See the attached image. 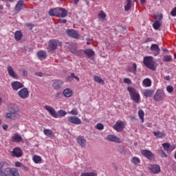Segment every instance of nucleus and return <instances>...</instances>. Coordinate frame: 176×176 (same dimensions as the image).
<instances>
[{
	"label": "nucleus",
	"mask_w": 176,
	"mask_h": 176,
	"mask_svg": "<svg viewBox=\"0 0 176 176\" xmlns=\"http://www.w3.org/2000/svg\"><path fill=\"white\" fill-rule=\"evenodd\" d=\"M43 133L45 136H47L49 138H54L55 136L54 132L51 129H44Z\"/></svg>",
	"instance_id": "29"
},
{
	"label": "nucleus",
	"mask_w": 176,
	"mask_h": 176,
	"mask_svg": "<svg viewBox=\"0 0 176 176\" xmlns=\"http://www.w3.org/2000/svg\"><path fill=\"white\" fill-rule=\"evenodd\" d=\"M15 166L16 168H21L23 166V164L20 162H15Z\"/></svg>",
	"instance_id": "53"
},
{
	"label": "nucleus",
	"mask_w": 176,
	"mask_h": 176,
	"mask_svg": "<svg viewBox=\"0 0 176 176\" xmlns=\"http://www.w3.org/2000/svg\"><path fill=\"white\" fill-rule=\"evenodd\" d=\"M23 76H28V72H27V70H23Z\"/></svg>",
	"instance_id": "59"
},
{
	"label": "nucleus",
	"mask_w": 176,
	"mask_h": 176,
	"mask_svg": "<svg viewBox=\"0 0 176 176\" xmlns=\"http://www.w3.org/2000/svg\"><path fill=\"white\" fill-rule=\"evenodd\" d=\"M66 22H67L66 19H61V20H60V23H66Z\"/></svg>",
	"instance_id": "61"
},
{
	"label": "nucleus",
	"mask_w": 176,
	"mask_h": 176,
	"mask_svg": "<svg viewBox=\"0 0 176 176\" xmlns=\"http://www.w3.org/2000/svg\"><path fill=\"white\" fill-rule=\"evenodd\" d=\"M155 91L153 89H146L142 91V94L144 97H152L153 94H154Z\"/></svg>",
	"instance_id": "25"
},
{
	"label": "nucleus",
	"mask_w": 176,
	"mask_h": 176,
	"mask_svg": "<svg viewBox=\"0 0 176 176\" xmlns=\"http://www.w3.org/2000/svg\"><path fill=\"white\" fill-rule=\"evenodd\" d=\"M106 140L111 142H114L116 144H121L122 143V140L120 138H118L117 136L114 135H108L106 138Z\"/></svg>",
	"instance_id": "15"
},
{
	"label": "nucleus",
	"mask_w": 176,
	"mask_h": 176,
	"mask_svg": "<svg viewBox=\"0 0 176 176\" xmlns=\"http://www.w3.org/2000/svg\"><path fill=\"white\" fill-rule=\"evenodd\" d=\"M37 56H38V58L45 59L47 57V53L44 50H39L37 52Z\"/></svg>",
	"instance_id": "32"
},
{
	"label": "nucleus",
	"mask_w": 176,
	"mask_h": 176,
	"mask_svg": "<svg viewBox=\"0 0 176 176\" xmlns=\"http://www.w3.org/2000/svg\"><path fill=\"white\" fill-rule=\"evenodd\" d=\"M150 50L155 57H157L161 52V50L157 44H152Z\"/></svg>",
	"instance_id": "14"
},
{
	"label": "nucleus",
	"mask_w": 176,
	"mask_h": 176,
	"mask_svg": "<svg viewBox=\"0 0 176 176\" xmlns=\"http://www.w3.org/2000/svg\"><path fill=\"white\" fill-rule=\"evenodd\" d=\"M22 169L24 170V171H28V167L24 166V165H22L21 166Z\"/></svg>",
	"instance_id": "60"
},
{
	"label": "nucleus",
	"mask_w": 176,
	"mask_h": 176,
	"mask_svg": "<svg viewBox=\"0 0 176 176\" xmlns=\"http://www.w3.org/2000/svg\"><path fill=\"white\" fill-rule=\"evenodd\" d=\"M72 77L73 79H76V80L77 82H79V80H80L79 77L77 76H75V74L74 73H72Z\"/></svg>",
	"instance_id": "54"
},
{
	"label": "nucleus",
	"mask_w": 176,
	"mask_h": 176,
	"mask_svg": "<svg viewBox=\"0 0 176 176\" xmlns=\"http://www.w3.org/2000/svg\"><path fill=\"white\" fill-rule=\"evenodd\" d=\"M23 9H24V1L23 0L18 1L14 7L15 11L20 12Z\"/></svg>",
	"instance_id": "23"
},
{
	"label": "nucleus",
	"mask_w": 176,
	"mask_h": 176,
	"mask_svg": "<svg viewBox=\"0 0 176 176\" xmlns=\"http://www.w3.org/2000/svg\"><path fill=\"white\" fill-rule=\"evenodd\" d=\"M136 71H137V65H136V63H133V66L128 69L129 72H131L132 74H135V75L136 74Z\"/></svg>",
	"instance_id": "37"
},
{
	"label": "nucleus",
	"mask_w": 176,
	"mask_h": 176,
	"mask_svg": "<svg viewBox=\"0 0 176 176\" xmlns=\"http://www.w3.org/2000/svg\"><path fill=\"white\" fill-rule=\"evenodd\" d=\"M162 51H163L164 52H166V53H168V52H169L168 50H167L166 48H163V49H162Z\"/></svg>",
	"instance_id": "64"
},
{
	"label": "nucleus",
	"mask_w": 176,
	"mask_h": 176,
	"mask_svg": "<svg viewBox=\"0 0 176 176\" xmlns=\"http://www.w3.org/2000/svg\"><path fill=\"white\" fill-rule=\"evenodd\" d=\"M66 33L70 36L76 39H78L80 36L76 30L72 29H67Z\"/></svg>",
	"instance_id": "18"
},
{
	"label": "nucleus",
	"mask_w": 176,
	"mask_h": 176,
	"mask_svg": "<svg viewBox=\"0 0 176 176\" xmlns=\"http://www.w3.org/2000/svg\"><path fill=\"white\" fill-rule=\"evenodd\" d=\"M83 53H85L88 58H91V57H94L95 55V52L91 49L84 50Z\"/></svg>",
	"instance_id": "27"
},
{
	"label": "nucleus",
	"mask_w": 176,
	"mask_h": 176,
	"mask_svg": "<svg viewBox=\"0 0 176 176\" xmlns=\"http://www.w3.org/2000/svg\"><path fill=\"white\" fill-rule=\"evenodd\" d=\"M166 90H167V92H168V93H173V86H171V85L167 86Z\"/></svg>",
	"instance_id": "50"
},
{
	"label": "nucleus",
	"mask_w": 176,
	"mask_h": 176,
	"mask_svg": "<svg viewBox=\"0 0 176 176\" xmlns=\"http://www.w3.org/2000/svg\"><path fill=\"white\" fill-rule=\"evenodd\" d=\"M138 116L140 119L142 120V123H144V112L143 111V110H139L138 111Z\"/></svg>",
	"instance_id": "39"
},
{
	"label": "nucleus",
	"mask_w": 176,
	"mask_h": 176,
	"mask_svg": "<svg viewBox=\"0 0 176 176\" xmlns=\"http://www.w3.org/2000/svg\"><path fill=\"white\" fill-rule=\"evenodd\" d=\"M69 50L72 53L76 54V52H77L76 46L74 44L71 45L69 47Z\"/></svg>",
	"instance_id": "43"
},
{
	"label": "nucleus",
	"mask_w": 176,
	"mask_h": 176,
	"mask_svg": "<svg viewBox=\"0 0 176 176\" xmlns=\"http://www.w3.org/2000/svg\"><path fill=\"white\" fill-rule=\"evenodd\" d=\"M62 43L59 42L58 40L53 39L49 41L48 46L47 50L49 52H53L58 48V46H60Z\"/></svg>",
	"instance_id": "5"
},
{
	"label": "nucleus",
	"mask_w": 176,
	"mask_h": 176,
	"mask_svg": "<svg viewBox=\"0 0 176 176\" xmlns=\"http://www.w3.org/2000/svg\"><path fill=\"white\" fill-rule=\"evenodd\" d=\"M153 134H154V135L157 138V139H162L164 137V135H165V134H164V133H163V132H162V131H154L153 132Z\"/></svg>",
	"instance_id": "34"
},
{
	"label": "nucleus",
	"mask_w": 176,
	"mask_h": 176,
	"mask_svg": "<svg viewBox=\"0 0 176 176\" xmlns=\"http://www.w3.org/2000/svg\"><path fill=\"white\" fill-rule=\"evenodd\" d=\"M162 146L164 151H166L168 154H170L175 148V146H171L169 143H163Z\"/></svg>",
	"instance_id": "16"
},
{
	"label": "nucleus",
	"mask_w": 176,
	"mask_h": 176,
	"mask_svg": "<svg viewBox=\"0 0 176 176\" xmlns=\"http://www.w3.org/2000/svg\"><path fill=\"white\" fill-rule=\"evenodd\" d=\"M142 84L144 87H151V86L152 85V81L150 78H146L143 80Z\"/></svg>",
	"instance_id": "30"
},
{
	"label": "nucleus",
	"mask_w": 176,
	"mask_h": 176,
	"mask_svg": "<svg viewBox=\"0 0 176 176\" xmlns=\"http://www.w3.org/2000/svg\"><path fill=\"white\" fill-rule=\"evenodd\" d=\"M170 14L173 16H176V7L172 10V11L170 12Z\"/></svg>",
	"instance_id": "55"
},
{
	"label": "nucleus",
	"mask_w": 176,
	"mask_h": 176,
	"mask_svg": "<svg viewBox=\"0 0 176 176\" xmlns=\"http://www.w3.org/2000/svg\"><path fill=\"white\" fill-rule=\"evenodd\" d=\"M8 165L6 162H0V176H6V168L3 170V167Z\"/></svg>",
	"instance_id": "24"
},
{
	"label": "nucleus",
	"mask_w": 176,
	"mask_h": 176,
	"mask_svg": "<svg viewBox=\"0 0 176 176\" xmlns=\"http://www.w3.org/2000/svg\"><path fill=\"white\" fill-rule=\"evenodd\" d=\"M91 43V40L89 39V38H87V45H90Z\"/></svg>",
	"instance_id": "62"
},
{
	"label": "nucleus",
	"mask_w": 176,
	"mask_h": 176,
	"mask_svg": "<svg viewBox=\"0 0 176 176\" xmlns=\"http://www.w3.org/2000/svg\"><path fill=\"white\" fill-rule=\"evenodd\" d=\"M73 94H74L73 91L70 88H67L64 89L63 91V95L66 98H69V97H72Z\"/></svg>",
	"instance_id": "26"
},
{
	"label": "nucleus",
	"mask_w": 176,
	"mask_h": 176,
	"mask_svg": "<svg viewBox=\"0 0 176 176\" xmlns=\"http://www.w3.org/2000/svg\"><path fill=\"white\" fill-rule=\"evenodd\" d=\"M6 118L12 120H20L21 116L19 112V109L16 107H10L9 109V112L6 114Z\"/></svg>",
	"instance_id": "2"
},
{
	"label": "nucleus",
	"mask_w": 176,
	"mask_h": 176,
	"mask_svg": "<svg viewBox=\"0 0 176 176\" xmlns=\"http://www.w3.org/2000/svg\"><path fill=\"white\" fill-rule=\"evenodd\" d=\"M67 82H72V80H73V77H72V74H71V76H69L67 77Z\"/></svg>",
	"instance_id": "57"
},
{
	"label": "nucleus",
	"mask_w": 176,
	"mask_h": 176,
	"mask_svg": "<svg viewBox=\"0 0 176 176\" xmlns=\"http://www.w3.org/2000/svg\"><path fill=\"white\" fill-rule=\"evenodd\" d=\"M124 83H126L127 85H131V80L128 78H124Z\"/></svg>",
	"instance_id": "52"
},
{
	"label": "nucleus",
	"mask_w": 176,
	"mask_h": 176,
	"mask_svg": "<svg viewBox=\"0 0 176 176\" xmlns=\"http://www.w3.org/2000/svg\"><path fill=\"white\" fill-rule=\"evenodd\" d=\"M6 176H20L19 170L14 168H6Z\"/></svg>",
	"instance_id": "9"
},
{
	"label": "nucleus",
	"mask_w": 176,
	"mask_h": 176,
	"mask_svg": "<svg viewBox=\"0 0 176 176\" xmlns=\"http://www.w3.org/2000/svg\"><path fill=\"white\" fill-rule=\"evenodd\" d=\"M35 75H37V76H42L43 74L41 72H37Z\"/></svg>",
	"instance_id": "63"
},
{
	"label": "nucleus",
	"mask_w": 176,
	"mask_h": 176,
	"mask_svg": "<svg viewBox=\"0 0 176 176\" xmlns=\"http://www.w3.org/2000/svg\"><path fill=\"white\" fill-rule=\"evenodd\" d=\"M32 160H33V162H34V164H38L40 162H41L42 158H41V156L34 155L32 157Z\"/></svg>",
	"instance_id": "36"
},
{
	"label": "nucleus",
	"mask_w": 176,
	"mask_h": 176,
	"mask_svg": "<svg viewBox=\"0 0 176 176\" xmlns=\"http://www.w3.org/2000/svg\"><path fill=\"white\" fill-rule=\"evenodd\" d=\"M7 71L10 78H13V79H19V74L14 72V69H13L12 66H8L7 67Z\"/></svg>",
	"instance_id": "17"
},
{
	"label": "nucleus",
	"mask_w": 176,
	"mask_h": 176,
	"mask_svg": "<svg viewBox=\"0 0 176 176\" xmlns=\"http://www.w3.org/2000/svg\"><path fill=\"white\" fill-rule=\"evenodd\" d=\"M2 127L4 131H6L8 130V128L9 127V126L8 124H3Z\"/></svg>",
	"instance_id": "58"
},
{
	"label": "nucleus",
	"mask_w": 176,
	"mask_h": 176,
	"mask_svg": "<svg viewBox=\"0 0 176 176\" xmlns=\"http://www.w3.org/2000/svg\"><path fill=\"white\" fill-rule=\"evenodd\" d=\"M68 113L76 116L78 115V111L77 110L73 109L71 111H69Z\"/></svg>",
	"instance_id": "48"
},
{
	"label": "nucleus",
	"mask_w": 176,
	"mask_h": 176,
	"mask_svg": "<svg viewBox=\"0 0 176 176\" xmlns=\"http://www.w3.org/2000/svg\"><path fill=\"white\" fill-rule=\"evenodd\" d=\"M80 176H97V174L94 172H86L82 173Z\"/></svg>",
	"instance_id": "41"
},
{
	"label": "nucleus",
	"mask_w": 176,
	"mask_h": 176,
	"mask_svg": "<svg viewBox=\"0 0 176 176\" xmlns=\"http://www.w3.org/2000/svg\"><path fill=\"white\" fill-rule=\"evenodd\" d=\"M131 6H132L131 1V0H127L126 5L124 6V10L126 11H129L131 9Z\"/></svg>",
	"instance_id": "42"
},
{
	"label": "nucleus",
	"mask_w": 176,
	"mask_h": 176,
	"mask_svg": "<svg viewBox=\"0 0 176 176\" xmlns=\"http://www.w3.org/2000/svg\"><path fill=\"white\" fill-rule=\"evenodd\" d=\"M141 153L144 157H146L148 160L150 161L155 160V157L151 151L147 149H143L141 151Z\"/></svg>",
	"instance_id": "7"
},
{
	"label": "nucleus",
	"mask_w": 176,
	"mask_h": 176,
	"mask_svg": "<svg viewBox=\"0 0 176 176\" xmlns=\"http://www.w3.org/2000/svg\"><path fill=\"white\" fill-rule=\"evenodd\" d=\"M127 90L130 94V96L131 97V100L137 104L139 103V101L140 100V94L135 91L134 88L132 87H128Z\"/></svg>",
	"instance_id": "4"
},
{
	"label": "nucleus",
	"mask_w": 176,
	"mask_h": 176,
	"mask_svg": "<svg viewBox=\"0 0 176 176\" xmlns=\"http://www.w3.org/2000/svg\"><path fill=\"white\" fill-rule=\"evenodd\" d=\"M162 24L160 21L156 20L155 23L153 24V27L155 30H157L161 27Z\"/></svg>",
	"instance_id": "38"
},
{
	"label": "nucleus",
	"mask_w": 176,
	"mask_h": 176,
	"mask_svg": "<svg viewBox=\"0 0 176 176\" xmlns=\"http://www.w3.org/2000/svg\"><path fill=\"white\" fill-rule=\"evenodd\" d=\"M94 80L96 83H98L99 85H104V80L100 76H94Z\"/></svg>",
	"instance_id": "31"
},
{
	"label": "nucleus",
	"mask_w": 176,
	"mask_h": 176,
	"mask_svg": "<svg viewBox=\"0 0 176 176\" xmlns=\"http://www.w3.org/2000/svg\"><path fill=\"white\" fill-rule=\"evenodd\" d=\"M148 168L153 174H158L161 170L158 164H150Z\"/></svg>",
	"instance_id": "19"
},
{
	"label": "nucleus",
	"mask_w": 176,
	"mask_h": 176,
	"mask_svg": "<svg viewBox=\"0 0 176 176\" xmlns=\"http://www.w3.org/2000/svg\"><path fill=\"white\" fill-rule=\"evenodd\" d=\"M163 61H165L166 63H170V61H172V56L171 55L164 56Z\"/></svg>",
	"instance_id": "40"
},
{
	"label": "nucleus",
	"mask_w": 176,
	"mask_h": 176,
	"mask_svg": "<svg viewBox=\"0 0 176 176\" xmlns=\"http://www.w3.org/2000/svg\"><path fill=\"white\" fill-rule=\"evenodd\" d=\"M125 124L122 120H118L116 122L115 125L113 126V129L118 133L123 131Z\"/></svg>",
	"instance_id": "10"
},
{
	"label": "nucleus",
	"mask_w": 176,
	"mask_h": 176,
	"mask_svg": "<svg viewBox=\"0 0 176 176\" xmlns=\"http://www.w3.org/2000/svg\"><path fill=\"white\" fill-rule=\"evenodd\" d=\"M131 163L133 165L138 166L140 164V160L138 157H133L131 160Z\"/></svg>",
	"instance_id": "35"
},
{
	"label": "nucleus",
	"mask_w": 176,
	"mask_h": 176,
	"mask_svg": "<svg viewBox=\"0 0 176 176\" xmlns=\"http://www.w3.org/2000/svg\"><path fill=\"white\" fill-rule=\"evenodd\" d=\"M18 96L21 100H25L30 97V91L28 89L23 88L18 91Z\"/></svg>",
	"instance_id": "8"
},
{
	"label": "nucleus",
	"mask_w": 176,
	"mask_h": 176,
	"mask_svg": "<svg viewBox=\"0 0 176 176\" xmlns=\"http://www.w3.org/2000/svg\"><path fill=\"white\" fill-rule=\"evenodd\" d=\"M48 14L51 16L64 18L67 15V11L62 8H55L50 9Z\"/></svg>",
	"instance_id": "1"
},
{
	"label": "nucleus",
	"mask_w": 176,
	"mask_h": 176,
	"mask_svg": "<svg viewBox=\"0 0 176 176\" xmlns=\"http://www.w3.org/2000/svg\"><path fill=\"white\" fill-rule=\"evenodd\" d=\"M60 117H65L67 115L66 111H63V110H59L58 111Z\"/></svg>",
	"instance_id": "49"
},
{
	"label": "nucleus",
	"mask_w": 176,
	"mask_h": 176,
	"mask_svg": "<svg viewBox=\"0 0 176 176\" xmlns=\"http://www.w3.org/2000/svg\"><path fill=\"white\" fill-rule=\"evenodd\" d=\"M68 122L74 125H80L82 124L81 120L77 116H68Z\"/></svg>",
	"instance_id": "13"
},
{
	"label": "nucleus",
	"mask_w": 176,
	"mask_h": 176,
	"mask_svg": "<svg viewBox=\"0 0 176 176\" xmlns=\"http://www.w3.org/2000/svg\"><path fill=\"white\" fill-rule=\"evenodd\" d=\"M96 129L102 131L104 129V125L102 123H98L96 126Z\"/></svg>",
	"instance_id": "46"
},
{
	"label": "nucleus",
	"mask_w": 176,
	"mask_h": 176,
	"mask_svg": "<svg viewBox=\"0 0 176 176\" xmlns=\"http://www.w3.org/2000/svg\"><path fill=\"white\" fill-rule=\"evenodd\" d=\"M77 142L82 148L85 146L87 142L86 140L82 136H79L77 138Z\"/></svg>",
	"instance_id": "28"
},
{
	"label": "nucleus",
	"mask_w": 176,
	"mask_h": 176,
	"mask_svg": "<svg viewBox=\"0 0 176 176\" xmlns=\"http://www.w3.org/2000/svg\"><path fill=\"white\" fill-rule=\"evenodd\" d=\"M11 86H12L13 90H15L16 91H17V90H19L20 89H23V87H24V85H23V83H21L19 81H14V82H11Z\"/></svg>",
	"instance_id": "20"
},
{
	"label": "nucleus",
	"mask_w": 176,
	"mask_h": 176,
	"mask_svg": "<svg viewBox=\"0 0 176 176\" xmlns=\"http://www.w3.org/2000/svg\"><path fill=\"white\" fill-rule=\"evenodd\" d=\"M21 38H23V33H21V31H16L14 34V38L16 41H19L21 40Z\"/></svg>",
	"instance_id": "33"
},
{
	"label": "nucleus",
	"mask_w": 176,
	"mask_h": 176,
	"mask_svg": "<svg viewBox=\"0 0 176 176\" xmlns=\"http://www.w3.org/2000/svg\"><path fill=\"white\" fill-rule=\"evenodd\" d=\"M158 152L161 155L162 158H166L168 157L167 154L164 151L163 149L158 150Z\"/></svg>",
	"instance_id": "45"
},
{
	"label": "nucleus",
	"mask_w": 176,
	"mask_h": 176,
	"mask_svg": "<svg viewBox=\"0 0 176 176\" xmlns=\"http://www.w3.org/2000/svg\"><path fill=\"white\" fill-rule=\"evenodd\" d=\"M11 155L13 157L20 158L23 157V150L20 147H15L13 148Z\"/></svg>",
	"instance_id": "12"
},
{
	"label": "nucleus",
	"mask_w": 176,
	"mask_h": 176,
	"mask_svg": "<svg viewBox=\"0 0 176 176\" xmlns=\"http://www.w3.org/2000/svg\"><path fill=\"white\" fill-rule=\"evenodd\" d=\"M143 63L146 68H148V69H152V71H155L157 67V65L155 61L154 58L151 56H145L144 58Z\"/></svg>",
	"instance_id": "3"
},
{
	"label": "nucleus",
	"mask_w": 176,
	"mask_h": 176,
	"mask_svg": "<svg viewBox=\"0 0 176 176\" xmlns=\"http://www.w3.org/2000/svg\"><path fill=\"white\" fill-rule=\"evenodd\" d=\"M63 82L60 80H56L52 84V87L54 90H59L60 89H61V87H63Z\"/></svg>",
	"instance_id": "22"
},
{
	"label": "nucleus",
	"mask_w": 176,
	"mask_h": 176,
	"mask_svg": "<svg viewBox=\"0 0 176 176\" xmlns=\"http://www.w3.org/2000/svg\"><path fill=\"white\" fill-rule=\"evenodd\" d=\"M82 53H84V52H83V50H78V51L76 50V52L75 53V54L77 56H79V57H82Z\"/></svg>",
	"instance_id": "51"
},
{
	"label": "nucleus",
	"mask_w": 176,
	"mask_h": 176,
	"mask_svg": "<svg viewBox=\"0 0 176 176\" xmlns=\"http://www.w3.org/2000/svg\"><path fill=\"white\" fill-rule=\"evenodd\" d=\"M63 97V94L61 92H57L55 94V100H60Z\"/></svg>",
	"instance_id": "47"
},
{
	"label": "nucleus",
	"mask_w": 176,
	"mask_h": 176,
	"mask_svg": "<svg viewBox=\"0 0 176 176\" xmlns=\"http://www.w3.org/2000/svg\"><path fill=\"white\" fill-rule=\"evenodd\" d=\"M12 142L15 143H20L23 142V138L21 137V135H20L19 133H15L12 136Z\"/></svg>",
	"instance_id": "21"
},
{
	"label": "nucleus",
	"mask_w": 176,
	"mask_h": 176,
	"mask_svg": "<svg viewBox=\"0 0 176 176\" xmlns=\"http://www.w3.org/2000/svg\"><path fill=\"white\" fill-rule=\"evenodd\" d=\"M44 109L45 111L49 112L52 117H53L55 119L58 118V115L53 107L49 105H45Z\"/></svg>",
	"instance_id": "11"
},
{
	"label": "nucleus",
	"mask_w": 176,
	"mask_h": 176,
	"mask_svg": "<svg viewBox=\"0 0 176 176\" xmlns=\"http://www.w3.org/2000/svg\"><path fill=\"white\" fill-rule=\"evenodd\" d=\"M106 16H107L106 14L102 10L100 11L98 14V18L100 19H105Z\"/></svg>",
	"instance_id": "44"
},
{
	"label": "nucleus",
	"mask_w": 176,
	"mask_h": 176,
	"mask_svg": "<svg viewBox=\"0 0 176 176\" xmlns=\"http://www.w3.org/2000/svg\"><path fill=\"white\" fill-rule=\"evenodd\" d=\"M166 98V94L165 93L161 90L158 89L156 91L155 95H154V100L156 102H162Z\"/></svg>",
	"instance_id": "6"
},
{
	"label": "nucleus",
	"mask_w": 176,
	"mask_h": 176,
	"mask_svg": "<svg viewBox=\"0 0 176 176\" xmlns=\"http://www.w3.org/2000/svg\"><path fill=\"white\" fill-rule=\"evenodd\" d=\"M162 18H163V16L162 14H158L156 17V19H158L157 21H160L162 19Z\"/></svg>",
	"instance_id": "56"
}]
</instances>
